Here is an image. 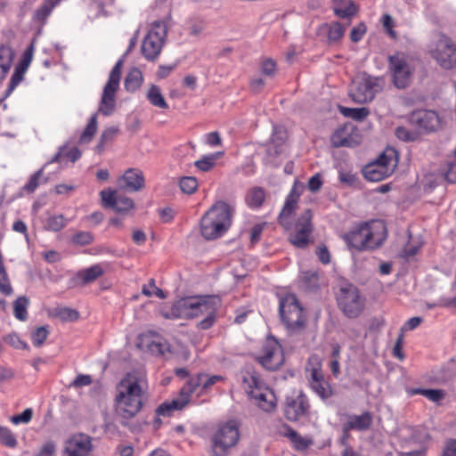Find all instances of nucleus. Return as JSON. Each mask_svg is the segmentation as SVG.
Listing matches in <instances>:
<instances>
[{
  "label": "nucleus",
  "mask_w": 456,
  "mask_h": 456,
  "mask_svg": "<svg viewBox=\"0 0 456 456\" xmlns=\"http://www.w3.org/2000/svg\"><path fill=\"white\" fill-rule=\"evenodd\" d=\"M256 359L266 370H278L284 362V354L279 341L273 337L267 338Z\"/></svg>",
  "instance_id": "nucleus-15"
},
{
  "label": "nucleus",
  "mask_w": 456,
  "mask_h": 456,
  "mask_svg": "<svg viewBox=\"0 0 456 456\" xmlns=\"http://www.w3.org/2000/svg\"><path fill=\"white\" fill-rule=\"evenodd\" d=\"M337 301L340 310L348 318L357 317L363 310L364 305L360 292L353 284L346 283L340 287Z\"/></svg>",
  "instance_id": "nucleus-11"
},
{
  "label": "nucleus",
  "mask_w": 456,
  "mask_h": 456,
  "mask_svg": "<svg viewBox=\"0 0 456 456\" xmlns=\"http://www.w3.org/2000/svg\"><path fill=\"white\" fill-rule=\"evenodd\" d=\"M146 97L150 103L159 109H167L168 104L166 102L160 88L156 85H151L147 92Z\"/></svg>",
  "instance_id": "nucleus-38"
},
{
  "label": "nucleus",
  "mask_w": 456,
  "mask_h": 456,
  "mask_svg": "<svg viewBox=\"0 0 456 456\" xmlns=\"http://www.w3.org/2000/svg\"><path fill=\"white\" fill-rule=\"evenodd\" d=\"M222 380H224V377L220 375L208 376L202 372L198 373L196 376L190 378L181 387L176 398L166 401L158 406V414L171 416L174 411H182L189 404L192 394L199 387L201 386L202 389L207 390Z\"/></svg>",
  "instance_id": "nucleus-4"
},
{
  "label": "nucleus",
  "mask_w": 456,
  "mask_h": 456,
  "mask_svg": "<svg viewBox=\"0 0 456 456\" xmlns=\"http://www.w3.org/2000/svg\"><path fill=\"white\" fill-rule=\"evenodd\" d=\"M166 29L159 22L147 33L142 44V53L149 61H154L160 53L166 37Z\"/></svg>",
  "instance_id": "nucleus-17"
},
{
  "label": "nucleus",
  "mask_w": 456,
  "mask_h": 456,
  "mask_svg": "<svg viewBox=\"0 0 456 456\" xmlns=\"http://www.w3.org/2000/svg\"><path fill=\"white\" fill-rule=\"evenodd\" d=\"M322 185V175L317 173L314 175L308 181L307 186L310 191H318Z\"/></svg>",
  "instance_id": "nucleus-60"
},
{
  "label": "nucleus",
  "mask_w": 456,
  "mask_h": 456,
  "mask_svg": "<svg viewBox=\"0 0 456 456\" xmlns=\"http://www.w3.org/2000/svg\"><path fill=\"white\" fill-rule=\"evenodd\" d=\"M411 121L426 131H435L440 126V118L434 110H419L411 113Z\"/></svg>",
  "instance_id": "nucleus-21"
},
{
  "label": "nucleus",
  "mask_w": 456,
  "mask_h": 456,
  "mask_svg": "<svg viewBox=\"0 0 456 456\" xmlns=\"http://www.w3.org/2000/svg\"><path fill=\"white\" fill-rule=\"evenodd\" d=\"M440 174L447 183H456V151L440 168Z\"/></svg>",
  "instance_id": "nucleus-37"
},
{
  "label": "nucleus",
  "mask_w": 456,
  "mask_h": 456,
  "mask_svg": "<svg viewBox=\"0 0 456 456\" xmlns=\"http://www.w3.org/2000/svg\"><path fill=\"white\" fill-rule=\"evenodd\" d=\"M265 197V189L256 186L248 191L245 200L248 208L256 209L263 206Z\"/></svg>",
  "instance_id": "nucleus-33"
},
{
  "label": "nucleus",
  "mask_w": 456,
  "mask_h": 456,
  "mask_svg": "<svg viewBox=\"0 0 456 456\" xmlns=\"http://www.w3.org/2000/svg\"><path fill=\"white\" fill-rule=\"evenodd\" d=\"M96 131H97V115L94 114L90 118L87 126H86L85 130L81 134L80 138H79V142L80 143L90 142L93 140Z\"/></svg>",
  "instance_id": "nucleus-45"
},
{
  "label": "nucleus",
  "mask_w": 456,
  "mask_h": 456,
  "mask_svg": "<svg viewBox=\"0 0 456 456\" xmlns=\"http://www.w3.org/2000/svg\"><path fill=\"white\" fill-rule=\"evenodd\" d=\"M279 314L288 333L298 335L304 332L307 325V313L296 295L288 293L280 297Z\"/></svg>",
  "instance_id": "nucleus-6"
},
{
  "label": "nucleus",
  "mask_w": 456,
  "mask_h": 456,
  "mask_svg": "<svg viewBox=\"0 0 456 456\" xmlns=\"http://www.w3.org/2000/svg\"><path fill=\"white\" fill-rule=\"evenodd\" d=\"M305 370L312 390L322 400L330 398L333 390L322 373V363L318 357L309 358Z\"/></svg>",
  "instance_id": "nucleus-13"
},
{
  "label": "nucleus",
  "mask_w": 456,
  "mask_h": 456,
  "mask_svg": "<svg viewBox=\"0 0 456 456\" xmlns=\"http://www.w3.org/2000/svg\"><path fill=\"white\" fill-rule=\"evenodd\" d=\"M340 113H342L345 117L350 118L356 121H362L365 119L369 114V109L365 107L362 108H347V107H339Z\"/></svg>",
  "instance_id": "nucleus-42"
},
{
  "label": "nucleus",
  "mask_w": 456,
  "mask_h": 456,
  "mask_svg": "<svg viewBox=\"0 0 456 456\" xmlns=\"http://www.w3.org/2000/svg\"><path fill=\"white\" fill-rule=\"evenodd\" d=\"M432 58L444 69L456 67V44L444 34H441L430 50Z\"/></svg>",
  "instance_id": "nucleus-12"
},
{
  "label": "nucleus",
  "mask_w": 456,
  "mask_h": 456,
  "mask_svg": "<svg viewBox=\"0 0 456 456\" xmlns=\"http://www.w3.org/2000/svg\"><path fill=\"white\" fill-rule=\"evenodd\" d=\"M364 251H372L380 248L387 240V230L381 220L364 222Z\"/></svg>",
  "instance_id": "nucleus-18"
},
{
  "label": "nucleus",
  "mask_w": 456,
  "mask_h": 456,
  "mask_svg": "<svg viewBox=\"0 0 456 456\" xmlns=\"http://www.w3.org/2000/svg\"><path fill=\"white\" fill-rule=\"evenodd\" d=\"M34 53V45L31 44L22 53L21 59L18 64V67H20L24 69H28L30 65Z\"/></svg>",
  "instance_id": "nucleus-56"
},
{
  "label": "nucleus",
  "mask_w": 456,
  "mask_h": 456,
  "mask_svg": "<svg viewBox=\"0 0 456 456\" xmlns=\"http://www.w3.org/2000/svg\"><path fill=\"white\" fill-rule=\"evenodd\" d=\"M384 84L382 77H371L363 73L353 81L349 95L356 103H367L371 102L375 95L382 91Z\"/></svg>",
  "instance_id": "nucleus-9"
},
{
  "label": "nucleus",
  "mask_w": 456,
  "mask_h": 456,
  "mask_svg": "<svg viewBox=\"0 0 456 456\" xmlns=\"http://www.w3.org/2000/svg\"><path fill=\"white\" fill-rule=\"evenodd\" d=\"M92 451V438L79 433L73 435L66 441L62 456H90Z\"/></svg>",
  "instance_id": "nucleus-19"
},
{
  "label": "nucleus",
  "mask_w": 456,
  "mask_h": 456,
  "mask_svg": "<svg viewBox=\"0 0 456 456\" xmlns=\"http://www.w3.org/2000/svg\"><path fill=\"white\" fill-rule=\"evenodd\" d=\"M60 2L61 0H45L34 12L32 16L33 21L40 26H44L46 23L47 18Z\"/></svg>",
  "instance_id": "nucleus-28"
},
{
  "label": "nucleus",
  "mask_w": 456,
  "mask_h": 456,
  "mask_svg": "<svg viewBox=\"0 0 456 456\" xmlns=\"http://www.w3.org/2000/svg\"><path fill=\"white\" fill-rule=\"evenodd\" d=\"M265 224H257L254 225L250 231V242L252 245L259 242L263 231L265 229Z\"/></svg>",
  "instance_id": "nucleus-59"
},
{
  "label": "nucleus",
  "mask_w": 456,
  "mask_h": 456,
  "mask_svg": "<svg viewBox=\"0 0 456 456\" xmlns=\"http://www.w3.org/2000/svg\"><path fill=\"white\" fill-rule=\"evenodd\" d=\"M71 240L76 245L86 246L93 242L94 236L89 232H78L72 237Z\"/></svg>",
  "instance_id": "nucleus-51"
},
{
  "label": "nucleus",
  "mask_w": 456,
  "mask_h": 456,
  "mask_svg": "<svg viewBox=\"0 0 456 456\" xmlns=\"http://www.w3.org/2000/svg\"><path fill=\"white\" fill-rule=\"evenodd\" d=\"M298 198L299 194L292 188L278 216V222L288 232V240L294 247L305 248L313 243V213L310 209H305L294 224L290 222L291 216L297 208Z\"/></svg>",
  "instance_id": "nucleus-1"
},
{
  "label": "nucleus",
  "mask_w": 456,
  "mask_h": 456,
  "mask_svg": "<svg viewBox=\"0 0 456 456\" xmlns=\"http://www.w3.org/2000/svg\"><path fill=\"white\" fill-rule=\"evenodd\" d=\"M26 71L27 69H24L18 66L16 67L9 83L8 94L12 93L14 90V88L20 84V82L23 79Z\"/></svg>",
  "instance_id": "nucleus-52"
},
{
  "label": "nucleus",
  "mask_w": 456,
  "mask_h": 456,
  "mask_svg": "<svg viewBox=\"0 0 456 456\" xmlns=\"http://www.w3.org/2000/svg\"><path fill=\"white\" fill-rule=\"evenodd\" d=\"M92 381H93V379L90 375L79 374L72 381L71 386L74 387H82L89 386L92 383Z\"/></svg>",
  "instance_id": "nucleus-63"
},
{
  "label": "nucleus",
  "mask_w": 456,
  "mask_h": 456,
  "mask_svg": "<svg viewBox=\"0 0 456 456\" xmlns=\"http://www.w3.org/2000/svg\"><path fill=\"white\" fill-rule=\"evenodd\" d=\"M395 135L398 139L403 142H413L418 137L415 132H412L404 126H398L395 129Z\"/></svg>",
  "instance_id": "nucleus-53"
},
{
  "label": "nucleus",
  "mask_w": 456,
  "mask_h": 456,
  "mask_svg": "<svg viewBox=\"0 0 456 456\" xmlns=\"http://www.w3.org/2000/svg\"><path fill=\"white\" fill-rule=\"evenodd\" d=\"M56 446L53 442H47L43 444L35 456H55Z\"/></svg>",
  "instance_id": "nucleus-61"
},
{
  "label": "nucleus",
  "mask_w": 456,
  "mask_h": 456,
  "mask_svg": "<svg viewBox=\"0 0 456 456\" xmlns=\"http://www.w3.org/2000/svg\"><path fill=\"white\" fill-rule=\"evenodd\" d=\"M241 380L243 388L251 397L265 387L260 375L251 367L241 371Z\"/></svg>",
  "instance_id": "nucleus-22"
},
{
  "label": "nucleus",
  "mask_w": 456,
  "mask_h": 456,
  "mask_svg": "<svg viewBox=\"0 0 456 456\" xmlns=\"http://www.w3.org/2000/svg\"><path fill=\"white\" fill-rule=\"evenodd\" d=\"M42 170H38L32 175L28 183L24 185V191L28 193L34 192L39 185V179L42 176Z\"/></svg>",
  "instance_id": "nucleus-54"
},
{
  "label": "nucleus",
  "mask_w": 456,
  "mask_h": 456,
  "mask_svg": "<svg viewBox=\"0 0 456 456\" xmlns=\"http://www.w3.org/2000/svg\"><path fill=\"white\" fill-rule=\"evenodd\" d=\"M283 429L284 431L282 432V435L288 439H289V441L293 444L295 449L301 451L308 448L311 445V440L301 436L291 427L284 425Z\"/></svg>",
  "instance_id": "nucleus-32"
},
{
  "label": "nucleus",
  "mask_w": 456,
  "mask_h": 456,
  "mask_svg": "<svg viewBox=\"0 0 456 456\" xmlns=\"http://www.w3.org/2000/svg\"><path fill=\"white\" fill-rule=\"evenodd\" d=\"M398 164L397 151L394 148H387L376 160L367 164L362 174L366 180L379 182L390 176Z\"/></svg>",
  "instance_id": "nucleus-8"
},
{
  "label": "nucleus",
  "mask_w": 456,
  "mask_h": 456,
  "mask_svg": "<svg viewBox=\"0 0 456 456\" xmlns=\"http://www.w3.org/2000/svg\"><path fill=\"white\" fill-rule=\"evenodd\" d=\"M101 198L105 207L111 208L118 213H126L134 208L132 199L115 191H102Z\"/></svg>",
  "instance_id": "nucleus-20"
},
{
  "label": "nucleus",
  "mask_w": 456,
  "mask_h": 456,
  "mask_svg": "<svg viewBox=\"0 0 456 456\" xmlns=\"http://www.w3.org/2000/svg\"><path fill=\"white\" fill-rule=\"evenodd\" d=\"M324 27L327 28V37L330 43L338 42L344 37L345 28L340 22L334 21L325 24Z\"/></svg>",
  "instance_id": "nucleus-43"
},
{
  "label": "nucleus",
  "mask_w": 456,
  "mask_h": 456,
  "mask_svg": "<svg viewBox=\"0 0 456 456\" xmlns=\"http://www.w3.org/2000/svg\"><path fill=\"white\" fill-rule=\"evenodd\" d=\"M104 270L101 265L96 264L88 268L80 270L77 273V277L81 280L83 284H88L94 282L98 278L102 276Z\"/></svg>",
  "instance_id": "nucleus-35"
},
{
  "label": "nucleus",
  "mask_w": 456,
  "mask_h": 456,
  "mask_svg": "<svg viewBox=\"0 0 456 456\" xmlns=\"http://www.w3.org/2000/svg\"><path fill=\"white\" fill-rule=\"evenodd\" d=\"M220 305L221 300L216 296L183 297L173 304L168 316L175 319H192L204 316L198 322L197 327L200 330H208L216 321V313Z\"/></svg>",
  "instance_id": "nucleus-2"
},
{
  "label": "nucleus",
  "mask_w": 456,
  "mask_h": 456,
  "mask_svg": "<svg viewBox=\"0 0 456 456\" xmlns=\"http://www.w3.org/2000/svg\"><path fill=\"white\" fill-rule=\"evenodd\" d=\"M69 220L63 215H48L42 220V228L46 232H57L68 224Z\"/></svg>",
  "instance_id": "nucleus-31"
},
{
  "label": "nucleus",
  "mask_w": 456,
  "mask_h": 456,
  "mask_svg": "<svg viewBox=\"0 0 456 456\" xmlns=\"http://www.w3.org/2000/svg\"><path fill=\"white\" fill-rule=\"evenodd\" d=\"M143 82V75L138 68H132L125 78V89L134 93L138 90Z\"/></svg>",
  "instance_id": "nucleus-34"
},
{
  "label": "nucleus",
  "mask_w": 456,
  "mask_h": 456,
  "mask_svg": "<svg viewBox=\"0 0 456 456\" xmlns=\"http://www.w3.org/2000/svg\"><path fill=\"white\" fill-rule=\"evenodd\" d=\"M33 416V411L30 408L24 410L20 414L14 415L11 418V421L14 425L21 423H28Z\"/></svg>",
  "instance_id": "nucleus-55"
},
{
  "label": "nucleus",
  "mask_w": 456,
  "mask_h": 456,
  "mask_svg": "<svg viewBox=\"0 0 456 456\" xmlns=\"http://www.w3.org/2000/svg\"><path fill=\"white\" fill-rule=\"evenodd\" d=\"M364 222L356 224L349 232H346L342 239L350 248L358 251H364Z\"/></svg>",
  "instance_id": "nucleus-26"
},
{
  "label": "nucleus",
  "mask_w": 456,
  "mask_h": 456,
  "mask_svg": "<svg viewBox=\"0 0 456 456\" xmlns=\"http://www.w3.org/2000/svg\"><path fill=\"white\" fill-rule=\"evenodd\" d=\"M223 155V152H216L203 156L200 159L194 162V166L202 172L212 170L216 164L217 159Z\"/></svg>",
  "instance_id": "nucleus-39"
},
{
  "label": "nucleus",
  "mask_w": 456,
  "mask_h": 456,
  "mask_svg": "<svg viewBox=\"0 0 456 456\" xmlns=\"http://www.w3.org/2000/svg\"><path fill=\"white\" fill-rule=\"evenodd\" d=\"M381 23H382L383 27L385 28V29L387 30V32L388 33V35L391 37L395 38L396 33L393 29L395 27V22H394L392 16L387 13L384 14L381 18Z\"/></svg>",
  "instance_id": "nucleus-58"
},
{
  "label": "nucleus",
  "mask_w": 456,
  "mask_h": 456,
  "mask_svg": "<svg viewBox=\"0 0 456 456\" xmlns=\"http://www.w3.org/2000/svg\"><path fill=\"white\" fill-rule=\"evenodd\" d=\"M120 180L124 183L125 187L130 191H138L145 185L143 174L137 168L127 169Z\"/></svg>",
  "instance_id": "nucleus-27"
},
{
  "label": "nucleus",
  "mask_w": 456,
  "mask_h": 456,
  "mask_svg": "<svg viewBox=\"0 0 456 456\" xmlns=\"http://www.w3.org/2000/svg\"><path fill=\"white\" fill-rule=\"evenodd\" d=\"M442 456H456V439L446 442Z\"/></svg>",
  "instance_id": "nucleus-64"
},
{
  "label": "nucleus",
  "mask_w": 456,
  "mask_h": 456,
  "mask_svg": "<svg viewBox=\"0 0 456 456\" xmlns=\"http://www.w3.org/2000/svg\"><path fill=\"white\" fill-rule=\"evenodd\" d=\"M29 300L26 297H19L13 302V314L16 319L20 322H25L28 319V307Z\"/></svg>",
  "instance_id": "nucleus-41"
},
{
  "label": "nucleus",
  "mask_w": 456,
  "mask_h": 456,
  "mask_svg": "<svg viewBox=\"0 0 456 456\" xmlns=\"http://www.w3.org/2000/svg\"><path fill=\"white\" fill-rule=\"evenodd\" d=\"M145 376L136 370L127 372L117 386L118 413L126 419L135 417L142 409Z\"/></svg>",
  "instance_id": "nucleus-3"
},
{
  "label": "nucleus",
  "mask_w": 456,
  "mask_h": 456,
  "mask_svg": "<svg viewBox=\"0 0 456 456\" xmlns=\"http://www.w3.org/2000/svg\"><path fill=\"white\" fill-rule=\"evenodd\" d=\"M422 246L423 242L420 238H415L410 235L408 242L403 248L402 256L406 258L413 256L419 252Z\"/></svg>",
  "instance_id": "nucleus-44"
},
{
  "label": "nucleus",
  "mask_w": 456,
  "mask_h": 456,
  "mask_svg": "<svg viewBox=\"0 0 456 456\" xmlns=\"http://www.w3.org/2000/svg\"><path fill=\"white\" fill-rule=\"evenodd\" d=\"M179 186L183 192L193 194L198 187V180L194 176H183L179 181Z\"/></svg>",
  "instance_id": "nucleus-47"
},
{
  "label": "nucleus",
  "mask_w": 456,
  "mask_h": 456,
  "mask_svg": "<svg viewBox=\"0 0 456 456\" xmlns=\"http://www.w3.org/2000/svg\"><path fill=\"white\" fill-rule=\"evenodd\" d=\"M12 61V54L10 48L0 46V82L8 73Z\"/></svg>",
  "instance_id": "nucleus-40"
},
{
  "label": "nucleus",
  "mask_w": 456,
  "mask_h": 456,
  "mask_svg": "<svg viewBox=\"0 0 456 456\" xmlns=\"http://www.w3.org/2000/svg\"><path fill=\"white\" fill-rule=\"evenodd\" d=\"M316 255L321 263L328 265L330 262V255L328 248L325 245L318 246L316 248Z\"/></svg>",
  "instance_id": "nucleus-62"
},
{
  "label": "nucleus",
  "mask_w": 456,
  "mask_h": 456,
  "mask_svg": "<svg viewBox=\"0 0 456 456\" xmlns=\"http://www.w3.org/2000/svg\"><path fill=\"white\" fill-rule=\"evenodd\" d=\"M409 395H421L430 400L431 402L439 403L440 401L445 397V392L442 389H428V388H410L407 390Z\"/></svg>",
  "instance_id": "nucleus-36"
},
{
  "label": "nucleus",
  "mask_w": 456,
  "mask_h": 456,
  "mask_svg": "<svg viewBox=\"0 0 456 456\" xmlns=\"http://www.w3.org/2000/svg\"><path fill=\"white\" fill-rule=\"evenodd\" d=\"M252 398L256 400L258 406L265 411H271L275 408V395L266 386Z\"/></svg>",
  "instance_id": "nucleus-30"
},
{
  "label": "nucleus",
  "mask_w": 456,
  "mask_h": 456,
  "mask_svg": "<svg viewBox=\"0 0 456 456\" xmlns=\"http://www.w3.org/2000/svg\"><path fill=\"white\" fill-rule=\"evenodd\" d=\"M140 346L154 355L164 356L167 352H169L167 342L158 336H143Z\"/></svg>",
  "instance_id": "nucleus-25"
},
{
  "label": "nucleus",
  "mask_w": 456,
  "mask_h": 456,
  "mask_svg": "<svg viewBox=\"0 0 456 456\" xmlns=\"http://www.w3.org/2000/svg\"><path fill=\"white\" fill-rule=\"evenodd\" d=\"M49 330L45 326L36 328L30 335L32 344L36 347H40L44 345L49 336Z\"/></svg>",
  "instance_id": "nucleus-46"
},
{
  "label": "nucleus",
  "mask_w": 456,
  "mask_h": 456,
  "mask_svg": "<svg viewBox=\"0 0 456 456\" xmlns=\"http://www.w3.org/2000/svg\"><path fill=\"white\" fill-rule=\"evenodd\" d=\"M366 25L362 22L354 27L350 32V39L356 43L359 42L366 33Z\"/></svg>",
  "instance_id": "nucleus-57"
},
{
  "label": "nucleus",
  "mask_w": 456,
  "mask_h": 456,
  "mask_svg": "<svg viewBox=\"0 0 456 456\" xmlns=\"http://www.w3.org/2000/svg\"><path fill=\"white\" fill-rule=\"evenodd\" d=\"M333 147H354L359 142L354 139L353 128L350 126L344 125L337 128L330 137Z\"/></svg>",
  "instance_id": "nucleus-23"
},
{
  "label": "nucleus",
  "mask_w": 456,
  "mask_h": 456,
  "mask_svg": "<svg viewBox=\"0 0 456 456\" xmlns=\"http://www.w3.org/2000/svg\"><path fill=\"white\" fill-rule=\"evenodd\" d=\"M123 62V60L119 59L115 63L103 88L99 111L104 116L110 115L115 109L116 93L119 88Z\"/></svg>",
  "instance_id": "nucleus-10"
},
{
  "label": "nucleus",
  "mask_w": 456,
  "mask_h": 456,
  "mask_svg": "<svg viewBox=\"0 0 456 456\" xmlns=\"http://www.w3.org/2000/svg\"><path fill=\"white\" fill-rule=\"evenodd\" d=\"M0 440L7 447L13 448L17 445V440L12 432L5 427L0 426Z\"/></svg>",
  "instance_id": "nucleus-49"
},
{
  "label": "nucleus",
  "mask_w": 456,
  "mask_h": 456,
  "mask_svg": "<svg viewBox=\"0 0 456 456\" xmlns=\"http://www.w3.org/2000/svg\"><path fill=\"white\" fill-rule=\"evenodd\" d=\"M118 133L119 129L115 126H110L104 129L101 134V138L97 145V148L102 149V147H104V145L113 141Z\"/></svg>",
  "instance_id": "nucleus-48"
},
{
  "label": "nucleus",
  "mask_w": 456,
  "mask_h": 456,
  "mask_svg": "<svg viewBox=\"0 0 456 456\" xmlns=\"http://www.w3.org/2000/svg\"><path fill=\"white\" fill-rule=\"evenodd\" d=\"M344 424L346 425V429L364 432L371 428L373 424V415L368 411L360 415L351 414L346 417V420Z\"/></svg>",
  "instance_id": "nucleus-24"
},
{
  "label": "nucleus",
  "mask_w": 456,
  "mask_h": 456,
  "mask_svg": "<svg viewBox=\"0 0 456 456\" xmlns=\"http://www.w3.org/2000/svg\"><path fill=\"white\" fill-rule=\"evenodd\" d=\"M310 404L307 396L302 392H293L287 395L283 404L285 418L292 422L299 421L309 413Z\"/></svg>",
  "instance_id": "nucleus-16"
},
{
  "label": "nucleus",
  "mask_w": 456,
  "mask_h": 456,
  "mask_svg": "<svg viewBox=\"0 0 456 456\" xmlns=\"http://www.w3.org/2000/svg\"><path fill=\"white\" fill-rule=\"evenodd\" d=\"M334 13L342 19H350L358 12V7L352 0H332Z\"/></svg>",
  "instance_id": "nucleus-29"
},
{
  "label": "nucleus",
  "mask_w": 456,
  "mask_h": 456,
  "mask_svg": "<svg viewBox=\"0 0 456 456\" xmlns=\"http://www.w3.org/2000/svg\"><path fill=\"white\" fill-rule=\"evenodd\" d=\"M232 208L224 201H217L201 217L200 232L208 240L223 236L232 224Z\"/></svg>",
  "instance_id": "nucleus-5"
},
{
  "label": "nucleus",
  "mask_w": 456,
  "mask_h": 456,
  "mask_svg": "<svg viewBox=\"0 0 456 456\" xmlns=\"http://www.w3.org/2000/svg\"><path fill=\"white\" fill-rule=\"evenodd\" d=\"M240 440V424L234 419L221 424L211 439L212 456H227Z\"/></svg>",
  "instance_id": "nucleus-7"
},
{
  "label": "nucleus",
  "mask_w": 456,
  "mask_h": 456,
  "mask_svg": "<svg viewBox=\"0 0 456 456\" xmlns=\"http://www.w3.org/2000/svg\"><path fill=\"white\" fill-rule=\"evenodd\" d=\"M388 69L391 72L392 81L398 89L408 87L411 82L412 71L407 56L403 53H396L388 59Z\"/></svg>",
  "instance_id": "nucleus-14"
},
{
  "label": "nucleus",
  "mask_w": 456,
  "mask_h": 456,
  "mask_svg": "<svg viewBox=\"0 0 456 456\" xmlns=\"http://www.w3.org/2000/svg\"><path fill=\"white\" fill-rule=\"evenodd\" d=\"M4 341L15 349H28V344L21 340L16 333H11L4 338Z\"/></svg>",
  "instance_id": "nucleus-50"
}]
</instances>
